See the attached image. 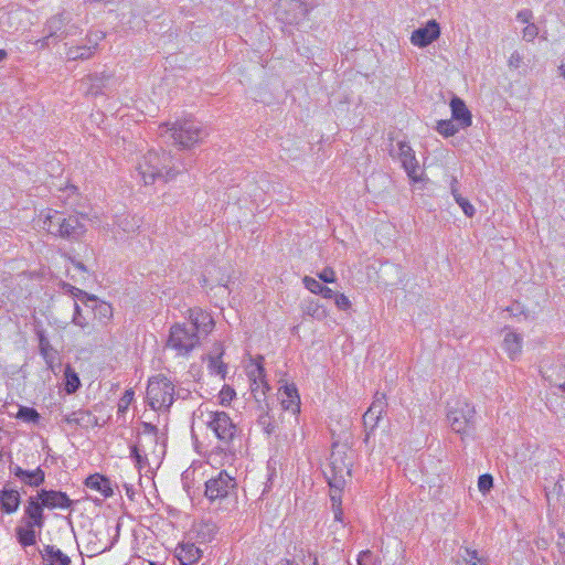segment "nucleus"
Returning a JSON list of instances; mask_svg holds the SVG:
<instances>
[{
	"mask_svg": "<svg viewBox=\"0 0 565 565\" xmlns=\"http://www.w3.org/2000/svg\"><path fill=\"white\" fill-rule=\"evenodd\" d=\"M140 455H141V454H140V449H139V447H138V446H136V445H135V446H132V447L130 448V457H131V458H134V459L140 458Z\"/></svg>",
	"mask_w": 565,
	"mask_h": 565,
	"instance_id": "338daca9",
	"label": "nucleus"
},
{
	"mask_svg": "<svg viewBox=\"0 0 565 565\" xmlns=\"http://www.w3.org/2000/svg\"><path fill=\"white\" fill-rule=\"evenodd\" d=\"M318 277L323 282H333L335 281V273L331 267H326L321 273L318 274Z\"/></svg>",
	"mask_w": 565,
	"mask_h": 565,
	"instance_id": "4d7b16f0",
	"label": "nucleus"
},
{
	"mask_svg": "<svg viewBox=\"0 0 565 565\" xmlns=\"http://www.w3.org/2000/svg\"><path fill=\"white\" fill-rule=\"evenodd\" d=\"M39 349H40V352H41L42 356L44 358L45 362L49 365H51V363L53 362V359H54L53 348L50 344L49 340L43 334H40Z\"/></svg>",
	"mask_w": 565,
	"mask_h": 565,
	"instance_id": "ea45409f",
	"label": "nucleus"
},
{
	"mask_svg": "<svg viewBox=\"0 0 565 565\" xmlns=\"http://www.w3.org/2000/svg\"><path fill=\"white\" fill-rule=\"evenodd\" d=\"M460 128L459 124H455L452 119L439 120L436 126L437 131L444 137L456 135Z\"/></svg>",
	"mask_w": 565,
	"mask_h": 565,
	"instance_id": "4c0bfd02",
	"label": "nucleus"
},
{
	"mask_svg": "<svg viewBox=\"0 0 565 565\" xmlns=\"http://www.w3.org/2000/svg\"><path fill=\"white\" fill-rule=\"evenodd\" d=\"M308 8L300 0H279L276 7L277 19L285 24H299L308 15Z\"/></svg>",
	"mask_w": 565,
	"mask_h": 565,
	"instance_id": "9b49d317",
	"label": "nucleus"
},
{
	"mask_svg": "<svg viewBox=\"0 0 565 565\" xmlns=\"http://www.w3.org/2000/svg\"><path fill=\"white\" fill-rule=\"evenodd\" d=\"M201 556V548L192 542H182L175 548V557L182 565H193Z\"/></svg>",
	"mask_w": 565,
	"mask_h": 565,
	"instance_id": "412c9836",
	"label": "nucleus"
},
{
	"mask_svg": "<svg viewBox=\"0 0 565 565\" xmlns=\"http://www.w3.org/2000/svg\"><path fill=\"white\" fill-rule=\"evenodd\" d=\"M147 399L152 409H168L174 399V385L164 375L152 376L147 386Z\"/></svg>",
	"mask_w": 565,
	"mask_h": 565,
	"instance_id": "423d86ee",
	"label": "nucleus"
},
{
	"mask_svg": "<svg viewBox=\"0 0 565 565\" xmlns=\"http://www.w3.org/2000/svg\"><path fill=\"white\" fill-rule=\"evenodd\" d=\"M26 14L23 10H15L7 13V15L2 19L1 23L3 25L8 24L9 28L13 26V22L21 21L22 18Z\"/></svg>",
	"mask_w": 565,
	"mask_h": 565,
	"instance_id": "49530a36",
	"label": "nucleus"
},
{
	"mask_svg": "<svg viewBox=\"0 0 565 565\" xmlns=\"http://www.w3.org/2000/svg\"><path fill=\"white\" fill-rule=\"evenodd\" d=\"M21 495L18 490L7 486L0 490V509L7 514L14 513L20 505Z\"/></svg>",
	"mask_w": 565,
	"mask_h": 565,
	"instance_id": "b1692460",
	"label": "nucleus"
},
{
	"mask_svg": "<svg viewBox=\"0 0 565 565\" xmlns=\"http://www.w3.org/2000/svg\"><path fill=\"white\" fill-rule=\"evenodd\" d=\"M235 395H236V393H235L234 388H232L228 385H224L218 394L220 403L225 406L230 405V403L233 401Z\"/></svg>",
	"mask_w": 565,
	"mask_h": 565,
	"instance_id": "a18cd8bd",
	"label": "nucleus"
},
{
	"mask_svg": "<svg viewBox=\"0 0 565 565\" xmlns=\"http://www.w3.org/2000/svg\"><path fill=\"white\" fill-rule=\"evenodd\" d=\"M334 301L340 310H348L351 307L350 299L343 294H337L334 297Z\"/></svg>",
	"mask_w": 565,
	"mask_h": 565,
	"instance_id": "bf43d9fd",
	"label": "nucleus"
},
{
	"mask_svg": "<svg viewBox=\"0 0 565 565\" xmlns=\"http://www.w3.org/2000/svg\"><path fill=\"white\" fill-rule=\"evenodd\" d=\"M22 523L36 526L39 530L44 526V505L38 494L35 497L31 495L26 500Z\"/></svg>",
	"mask_w": 565,
	"mask_h": 565,
	"instance_id": "2eb2a0df",
	"label": "nucleus"
},
{
	"mask_svg": "<svg viewBox=\"0 0 565 565\" xmlns=\"http://www.w3.org/2000/svg\"><path fill=\"white\" fill-rule=\"evenodd\" d=\"M134 396L135 392L131 388L125 391L124 395L119 398L118 402V413L124 414L127 412L129 405L134 401Z\"/></svg>",
	"mask_w": 565,
	"mask_h": 565,
	"instance_id": "c03bdc74",
	"label": "nucleus"
},
{
	"mask_svg": "<svg viewBox=\"0 0 565 565\" xmlns=\"http://www.w3.org/2000/svg\"><path fill=\"white\" fill-rule=\"evenodd\" d=\"M107 532L90 530L84 539V548L88 557L99 555L110 550L113 543L107 542Z\"/></svg>",
	"mask_w": 565,
	"mask_h": 565,
	"instance_id": "4468645a",
	"label": "nucleus"
},
{
	"mask_svg": "<svg viewBox=\"0 0 565 565\" xmlns=\"http://www.w3.org/2000/svg\"><path fill=\"white\" fill-rule=\"evenodd\" d=\"M256 372L257 377L250 381V391L258 405H262L263 403H267L266 392L269 390V385L265 380V370L260 363L256 364Z\"/></svg>",
	"mask_w": 565,
	"mask_h": 565,
	"instance_id": "5701e85b",
	"label": "nucleus"
},
{
	"mask_svg": "<svg viewBox=\"0 0 565 565\" xmlns=\"http://www.w3.org/2000/svg\"><path fill=\"white\" fill-rule=\"evenodd\" d=\"M493 487V478L491 475H482L478 480V488L481 492H487Z\"/></svg>",
	"mask_w": 565,
	"mask_h": 565,
	"instance_id": "603ef678",
	"label": "nucleus"
},
{
	"mask_svg": "<svg viewBox=\"0 0 565 565\" xmlns=\"http://www.w3.org/2000/svg\"><path fill=\"white\" fill-rule=\"evenodd\" d=\"M305 287L312 294L319 295L323 285L312 277L305 276L302 279Z\"/></svg>",
	"mask_w": 565,
	"mask_h": 565,
	"instance_id": "09e8293b",
	"label": "nucleus"
},
{
	"mask_svg": "<svg viewBox=\"0 0 565 565\" xmlns=\"http://www.w3.org/2000/svg\"><path fill=\"white\" fill-rule=\"evenodd\" d=\"M117 225L125 233H134L140 227L141 220L137 215L125 214L118 217Z\"/></svg>",
	"mask_w": 565,
	"mask_h": 565,
	"instance_id": "f704fd0d",
	"label": "nucleus"
},
{
	"mask_svg": "<svg viewBox=\"0 0 565 565\" xmlns=\"http://www.w3.org/2000/svg\"><path fill=\"white\" fill-rule=\"evenodd\" d=\"M38 497L47 509H70L73 504L68 495L62 491L42 489Z\"/></svg>",
	"mask_w": 565,
	"mask_h": 565,
	"instance_id": "a211bd4d",
	"label": "nucleus"
},
{
	"mask_svg": "<svg viewBox=\"0 0 565 565\" xmlns=\"http://www.w3.org/2000/svg\"><path fill=\"white\" fill-rule=\"evenodd\" d=\"M17 418L28 424H38L41 416L35 408L21 406L18 411Z\"/></svg>",
	"mask_w": 565,
	"mask_h": 565,
	"instance_id": "e433bc0d",
	"label": "nucleus"
},
{
	"mask_svg": "<svg viewBox=\"0 0 565 565\" xmlns=\"http://www.w3.org/2000/svg\"><path fill=\"white\" fill-rule=\"evenodd\" d=\"M33 525L23 524L15 529V535L22 547L32 546L36 543V532Z\"/></svg>",
	"mask_w": 565,
	"mask_h": 565,
	"instance_id": "2f4dec72",
	"label": "nucleus"
},
{
	"mask_svg": "<svg viewBox=\"0 0 565 565\" xmlns=\"http://www.w3.org/2000/svg\"><path fill=\"white\" fill-rule=\"evenodd\" d=\"M523 54L519 51H513L508 58V66L510 70H518L523 65Z\"/></svg>",
	"mask_w": 565,
	"mask_h": 565,
	"instance_id": "de8ad7c7",
	"label": "nucleus"
},
{
	"mask_svg": "<svg viewBox=\"0 0 565 565\" xmlns=\"http://www.w3.org/2000/svg\"><path fill=\"white\" fill-rule=\"evenodd\" d=\"M281 406L292 414L300 412V397L298 390L294 384L285 385L281 392Z\"/></svg>",
	"mask_w": 565,
	"mask_h": 565,
	"instance_id": "bb28decb",
	"label": "nucleus"
},
{
	"mask_svg": "<svg viewBox=\"0 0 565 565\" xmlns=\"http://www.w3.org/2000/svg\"><path fill=\"white\" fill-rule=\"evenodd\" d=\"M198 537H202V541H210L215 534V525L212 523H199L195 526Z\"/></svg>",
	"mask_w": 565,
	"mask_h": 565,
	"instance_id": "79ce46f5",
	"label": "nucleus"
},
{
	"mask_svg": "<svg viewBox=\"0 0 565 565\" xmlns=\"http://www.w3.org/2000/svg\"><path fill=\"white\" fill-rule=\"evenodd\" d=\"M105 38V33L102 31L89 32L86 34L83 43L73 44L66 42L67 46L65 56L67 61H85L92 58L99 45V42Z\"/></svg>",
	"mask_w": 565,
	"mask_h": 565,
	"instance_id": "1a4fd4ad",
	"label": "nucleus"
},
{
	"mask_svg": "<svg viewBox=\"0 0 565 565\" xmlns=\"http://www.w3.org/2000/svg\"><path fill=\"white\" fill-rule=\"evenodd\" d=\"M352 451L345 445L334 444L324 470V476L330 487V501L334 514V521L343 524L342 490L351 477Z\"/></svg>",
	"mask_w": 565,
	"mask_h": 565,
	"instance_id": "f03ea898",
	"label": "nucleus"
},
{
	"mask_svg": "<svg viewBox=\"0 0 565 565\" xmlns=\"http://www.w3.org/2000/svg\"><path fill=\"white\" fill-rule=\"evenodd\" d=\"M85 486L92 490L98 491L105 498L113 495L110 480L102 475L95 473L85 480Z\"/></svg>",
	"mask_w": 565,
	"mask_h": 565,
	"instance_id": "c756f323",
	"label": "nucleus"
},
{
	"mask_svg": "<svg viewBox=\"0 0 565 565\" xmlns=\"http://www.w3.org/2000/svg\"><path fill=\"white\" fill-rule=\"evenodd\" d=\"M386 406L387 403L385 395L376 393L373 403L367 409L371 411V414H375L377 417H382Z\"/></svg>",
	"mask_w": 565,
	"mask_h": 565,
	"instance_id": "a19ab883",
	"label": "nucleus"
},
{
	"mask_svg": "<svg viewBox=\"0 0 565 565\" xmlns=\"http://www.w3.org/2000/svg\"><path fill=\"white\" fill-rule=\"evenodd\" d=\"M42 227L49 234L70 242L79 241L86 233L84 216L51 209L43 214Z\"/></svg>",
	"mask_w": 565,
	"mask_h": 565,
	"instance_id": "20e7f679",
	"label": "nucleus"
},
{
	"mask_svg": "<svg viewBox=\"0 0 565 565\" xmlns=\"http://www.w3.org/2000/svg\"><path fill=\"white\" fill-rule=\"evenodd\" d=\"M79 385L81 382L78 375L70 366H67L65 370V391L68 394H72L77 391Z\"/></svg>",
	"mask_w": 565,
	"mask_h": 565,
	"instance_id": "58836bf2",
	"label": "nucleus"
},
{
	"mask_svg": "<svg viewBox=\"0 0 565 565\" xmlns=\"http://www.w3.org/2000/svg\"><path fill=\"white\" fill-rule=\"evenodd\" d=\"M9 469L15 478L29 487L36 488L45 481V472L40 467L34 470H24L18 465H11Z\"/></svg>",
	"mask_w": 565,
	"mask_h": 565,
	"instance_id": "6ab92c4d",
	"label": "nucleus"
},
{
	"mask_svg": "<svg viewBox=\"0 0 565 565\" xmlns=\"http://www.w3.org/2000/svg\"><path fill=\"white\" fill-rule=\"evenodd\" d=\"M185 170L175 164L174 158L164 150H150L142 156L137 166V171L145 185L154 183L157 180L168 182Z\"/></svg>",
	"mask_w": 565,
	"mask_h": 565,
	"instance_id": "7ed1b4c3",
	"label": "nucleus"
},
{
	"mask_svg": "<svg viewBox=\"0 0 565 565\" xmlns=\"http://www.w3.org/2000/svg\"><path fill=\"white\" fill-rule=\"evenodd\" d=\"M319 295H321L326 299H332L335 297L337 294L331 288L322 286Z\"/></svg>",
	"mask_w": 565,
	"mask_h": 565,
	"instance_id": "69168bd1",
	"label": "nucleus"
},
{
	"mask_svg": "<svg viewBox=\"0 0 565 565\" xmlns=\"http://www.w3.org/2000/svg\"><path fill=\"white\" fill-rule=\"evenodd\" d=\"M73 305H74V315H73L72 321L74 324L81 327L82 329H85L88 326V322L82 316L81 307L78 306V303L74 301Z\"/></svg>",
	"mask_w": 565,
	"mask_h": 565,
	"instance_id": "8fccbe9b",
	"label": "nucleus"
},
{
	"mask_svg": "<svg viewBox=\"0 0 565 565\" xmlns=\"http://www.w3.org/2000/svg\"><path fill=\"white\" fill-rule=\"evenodd\" d=\"M459 565H489L488 559L480 556L477 550L465 548Z\"/></svg>",
	"mask_w": 565,
	"mask_h": 565,
	"instance_id": "c9c22d12",
	"label": "nucleus"
},
{
	"mask_svg": "<svg viewBox=\"0 0 565 565\" xmlns=\"http://www.w3.org/2000/svg\"><path fill=\"white\" fill-rule=\"evenodd\" d=\"M203 423L211 429L216 438L224 445H228L237 433V427L227 413L223 411H203L199 408Z\"/></svg>",
	"mask_w": 565,
	"mask_h": 565,
	"instance_id": "0eeeda50",
	"label": "nucleus"
},
{
	"mask_svg": "<svg viewBox=\"0 0 565 565\" xmlns=\"http://www.w3.org/2000/svg\"><path fill=\"white\" fill-rule=\"evenodd\" d=\"M545 497L550 507L561 503L565 499V478L559 476L552 488L545 487Z\"/></svg>",
	"mask_w": 565,
	"mask_h": 565,
	"instance_id": "7c9ffc66",
	"label": "nucleus"
},
{
	"mask_svg": "<svg viewBox=\"0 0 565 565\" xmlns=\"http://www.w3.org/2000/svg\"><path fill=\"white\" fill-rule=\"evenodd\" d=\"M440 36V26L436 20H429L425 26L413 31L411 42L418 47H426Z\"/></svg>",
	"mask_w": 565,
	"mask_h": 565,
	"instance_id": "dca6fc26",
	"label": "nucleus"
},
{
	"mask_svg": "<svg viewBox=\"0 0 565 565\" xmlns=\"http://www.w3.org/2000/svg\"><path fill=\"white\" fill-rule=\"evenodd\" d=\"M161 135L168 134L173 142L182 149H190L203 141L207 136L202 122L193 118L178 119L172 124L160 126Z\"/></svg>",
	"mask_w": 565,
	"mask_h": 565,
	"instance_id": "39448f33",
	"label": "nucleus"
},
{
	"mask_svg": "<svg viewBox=\"0 0 565 565\" xmlns=\"http://www.w3.org/2000/svg\"><path fill=\"white\" fill-rule=\"evenodd\" d=\"M301 308L305 315L310 316L317 320H323L328 316L326 308L313 299L305 300Z\"/></svg>",
	"mask_w": 565,
	"mask_h": 565,
	"instance_id": "72a5a7b5",
	"label": "nucleus"
},
{
	"mask_svg": "<svg viewBox=\"0 0 565 565\" xmlns=\"http://www.w3.org/2000/svg\"><path fill=\"white\" fill-rule=\"evenodd\" d=\"M66 17L67 13L62 12L51 17L45 23L44 31L54 38V42L62 41Z\"/></svg>",
	"mask_w": 565,
	"mask_h": 565,
	"instance_id": "c85d7f7f",
	"label": "nucleus"
},
{
	"mask_svg": "<svg viewBox=\"0 0 565 565\" xmlns=\"http://www.w3.org/2000/svg\"><path fill=\"white\" fill-rule=\"evenodd\" d=\"M62 423L71 427L89 429L99 426L98 418L88 409H77L62 416Z\"/></svg>",
	"mask_w": 565,
	"mask_h": 565,
	"instance_id": "f3484780",
	"label": "nucleus"
},
{
	"mask_svg": "<svg viewBox=\"0 0 565 565\" xmlns=\"http://www.w3.org/2000/svg\"><path fill=\"white\" fill-rule=\"evenodd\" d=\"M96 315L100 318L109 319L113 316V308L107 302H100L95 307Z\"/></svg>",
	"mask_w": 565,
	"mask_h": 565,
	"instance_id": "864d4df0",
	"label": "nucleus"
},
{
	"mask_svg": "<svg viewBox=\"0 0 565 565\" xmlns=\"http://www.w3.org/2000/svg\"><path fill=\"white\" fill-rule=\"evenodd\" d=\"M381 417H377L375 414H371V411H366L363 415V423L366 428L374 429Z\"/></svg>",
	"mask_w": 565,
	"mask_h": 565,
	"instance_id": "5fc2aeb1",
	"label": "nucleus"
},
{
	"mask_svg": "<svg viewBox=\"0 0 565 565\" xmlns=\"http://www.w3.org/2000/svg\"><path fill=\"white\" fill-rule=\"evenodd\" d=\"M451 119L456 120L461 128L470 127L472 124V116L467 108L465 102L455 96L450 100Z\"/></svg>",
	"mask_w": 565,
	"mask_h": 565,
	"instance_id": "4be33fe9",
	"label": "nucleus"
},
{
	"mask_svg": "<svg viewBox=\"0 0 565 565\" xmlns=\"http://www.w3.org/2000/svg\"><path fill=\"white\" fill-rule=\"evenodd\" d=\"M258 408L262 413L258 415L257 423L264 433L269 436L275 433L276 425L273 416L269 414L268 403L258 405Z\"/></svg>",
	"mask_w": 565,
	"mask_h": 565,
	"instance_id": "473e14b6",
	"label": "nucleus"
},
{
	"mask_svg": "<svg viewBox=\"0 0 565 565\" xmlns=\"http://www.w3.org/2000/svg\"><path fill=\"white\" fill-rule=\"evenodd\" d=\"M451 429L462 436L471 435L476 429V408L467 401H458L447 413Z\"/></svg>",
	"mask_w": 565,
	"mask_h": 565,
	"instance_id": "6e6552de",
	"label": "nucleus"
},
{
	"mask_svg": "<svg viewBox=\"0 0 565 565\" xmlns=\"http://www.w3.org/2000/svg\"><path fill=\"white\" fill-rule=\"evenodd\" d=\"M223 353L222 344L215 343L213 352L207 356V367L211 374L220 375L224 380L227 373V365L222 361Z\"/></svg>",
	"mask_w": 565,
	"mask_h": 565,
	"instance_id": "a878e982",
	"label": "nucleus"
},
{
	"mask_svg": "<svg viewBox=\"0 0 565 565\" xmlns=\"http://www.w3.org/2000/svg\"><path fill=\"white\" fill-rule=\"evenodd\" d=\"M516 19L522 23L529 24L533 19V13L531 10L524 9L518 12Z\"/></svg>",
	"mask_w": 565,
	"mask_h": 565,
	"instance_id": "052dcab7",
	"label": "nucleus"
},
{
	"mask_svg": "<svg viewBox=\"0 0 565 565\" xmlns=\"http://www.w3.org/2000/svg\"><path fill=\"white\" fill-rule=\"evenodd\" d=\"M539 34V28L534 23H529L522 31L523 40L527 42L534 41Z\"/></svg>",
	"mask_w": 565,
	"mask_h": 565,
	"instance_id": "3c124183",
	"label": "nucleus"
},
{
	"mask_svg": "<svg viewBox=\"0 0 565 565\" xmlns=\"http://www.w3.org/2000/svg\"><path fill=\"white\" fill-rule=\"evenodd\" d=\"M86 86V94L92 96L108 95L115 92L120 85L119 78L111 72L88 74L82 79Z\"/></svg>",
	"mask_w": 565,
	"mask_h": 565,
	"instance_id": "9d476101",
	"label": "nucleus"
},
{
	"mask_svg": "<svg viewBox=\"0 0 565 565\" xmlns=\"http://www.w3.org/2000/svg\"><path fill=\"white\" fill-rule=\"evenodd\" d=\"M235 486V480L226 471H221L215 478L205 483V495L211 501L220 500L230 493Z\"/></svg>",
	"mask_w": 565,
	"mask_h": 565,
	"instance_id": "ddd939ff",
	"label": "nucleus"
},
{
	"mask_svg": "<svg viewBox=\"0 0 565 565\" xmlns=\"http://www.w3.org/2000/svg\"><path fill=\"white\" fill-rule=\"evenodd\" d=\"M523 337L512 330H505L502 349L508 354L509 359L518 360L522 354Z\"/></svg>",
	"mask_w": 565,
	"mask_h": 565,
	"instance_id": "aec40b11",
	"label": "nucleus"
},
{
	"mask_svg": "<svg viewBox=\"0 0 565 565\" xmlns=\"http://www.w3.org/2000/svg\"><path fill=\"white\" fill-rule=\"evenodd\" d=\"M557 548L559 551V553L565 557V533H558V539H557Z\"/></svg>",
	"mask_w": 565,
	"mask_h": 565,
	"instance_id": "0e129e2a",
	"label": "nucleus"
},
{
	"mask_svg": "<svg viewBox=\"0 0 565 565\" xmlns=\"http://www.w3.org/2000/svg\"><path fill=\"white\" fill-rule=\"evenodd\" d=\"M82 32H83V30L76 23L71 22V18L67 14L66 20H65L63 35H62V41L67 40L73 36H76V35H79V34H82Z\"/></svg>",
	"mask_w": 565,
	"mask_h": 565,
	"instance_id": "37998d69",
	"label": "nucleus"
},
{
	"mask_svg": "<svg viewBox=\"0 0 565 565\" xmlns=\"http://www.w3.org/2000/svg\"><path fill=\"white\" fill-rule=\"evenodd\" d=\"M358 565H377L373 562V555L371 551H362L358 557Z\"/></svg>",
	"mask_w": 565,
	"mask_h": 565,
	"instance_id": "13d9d810",
	"label": "nucleus"
},
{
	"mask_svg": "<svg viewBox=\"0 0 565 565\" xmlns=\"http://www.w3.org/2000/svg\"><path fill=\"white\" fill-rule=\"evenodd\" d=\"M457 204L461 207L467 217H472L475 215L476 210L467 199L458 198Z\"/></svg>",
	"mask_w": 565,
	"mask_h": 565,
	"instance_id": "6e6d98bb",
	"label": "nucleus"
},
{
	"mask_svg": "<svg viewBox=\"0 0 565 565\" xmlns=\"http://www.w3.org/2000/svg\"><path fill=\"white\" fill-rule=\"evenodd\" d=\"M391 156L401 161L403 169L413 182H418L420 180V168L416 159L415 151L407 141H398L397 151L395 152V150L392 149Z\"/></svg>",
	"mask_w": 565,
	"mask_h": 565,
	"instance_id": "f8f14e48",
	"label": "nucleus"
},
{
	"mask_svg": "<svg viewBox=\"0 0 565 565\" xmlns=\"http://www.w3.org/2000/svg\"><path fill=\"white\" fill-rule=\"evenodd\" d=\"M138 468H142L147 462L148 459L146 456L140 455V458L135 459Z\"/></svg>",
	"mask_w": 565,
	"mask_h": 565,
	"instance_id": "774afa93",
	"label": "nucleus"
},
{
	"mask_svg": "<svg viewBox=\"0 0 565 565\" xmlns=\"http://www.w3.org/2000/svg\"><path fill=\"white\" fill-rule=\"evenodd\" d=\"M186 323L171 326L167 340V348L177 352V355L186 356L200 344L201 335L210 334L215 326L212 316L201 308L189 309Z\"/></svg>",
	"mask_w": 565,
	"mask_h": 565,
	"instance_id": "f257e3e1",
	"label": "nucleus"
},
{
	"mask_svg": "<svg viewBox=\"0 0 565 565\" xmlns=\"http://www.w3.org/2000/svg\"><path fill=\"white\" fill-rule=\"evenodd\" d=\"M286 565H318V557L301 543L294 547L292 558Z\"/></svg>",
	"mask_w": 565,
	"mask_h": 565,
	"instance_id": "cd10ccee",
	"label": "nucleus"
},
{
	"mask_svg": "<svg viewBox=\"0 0 565 565\" xmlns=\"http://www.w3.org/2000/svg\"><path fill=\"white\" fill-rule=\"evenodd\" d=\"M40 554L45 565H71L72 563L70 556L55 545H44Z\"/></svg>",
	"mask_w": 565,
	"mask_h": 565,
	"instance_id": "393cba45",
	"label": "nucleus"
},
{
	"mask_svg": "<svg viewBox=\"0 0 565 565\" xmlns=\"http://www.w3.org/2000/svg\"><path fill=\"white\" fill-rule=\"evenodd\" d=\"M142 431L143 434L152 436L153 441H157L158 428L157 426L150 423H142Z\"/></svg>",
	"mask_w": 565,
	"mask_h": 565,
	"instance_id": "680f3d73",
	"label": "nucleus"
},
{
	"mask_svg": "<svg viewBox=\"0 0 565 565\" xmlns=\"http://www.w3.org/2000/svg\"><path fill=\"white\" fill-rule=\"evenodd\" d=\"M45 33H46L45 36H43L42 39L36 41V45H39L40 49H46L52 43L53 44L56 43V42H54V38L53 36H50V34L47 32H45Z\"/></svg>",
	"mask_w": 565,
	"mask_h": 565,
	"instance_id": "e2e57ef3",
	"label": "nucleus"
}]
</instances>
